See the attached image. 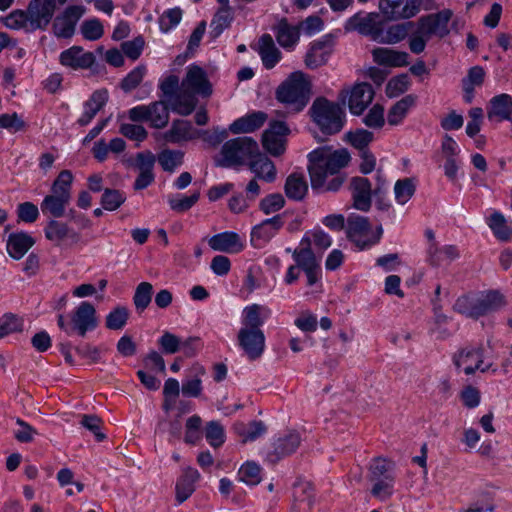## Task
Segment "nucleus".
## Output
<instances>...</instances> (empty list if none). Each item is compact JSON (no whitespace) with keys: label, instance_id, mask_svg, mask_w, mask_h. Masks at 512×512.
Listing matches in <instances>:
<instances>
[{"label":"nucleus","instance_id":"f257e3e1","mask_svg":"<svg viewBox=\"0 0 512 512\" xmlns=\"http://www.w3.org/2000/svg\"><path fill=\"white\" fill-rule=\"evenodd\" d=\"M311 187L320 192H336L346 176L341 170L348 166L351 157L346 149L333 150L320 147L308 154Z\"/></svg>","mask_w":512,"mask_h":512},{"label":"nucleus","instance_id":"f03ea898","mask_svg":"<svg viewBox=\"0 0 512 512\" xmlns=\"http://www.w3.org/2000/svg\"><path fill=\"white\" fill-rule=\"evenodd\" d=\"M453 16L450 9H443L436 13L421 16L416 23L415 31L410 35L408 45L414 54L422 53L427 42L436 36L440 39L446 37L450 33L449 22Z\"/></svg>","mask_w":512,"mask_h":512},{"label":"nucleus","instance_id":"7ed1b4c3","mask_svg":"<svg viewBox=\"0 0 512 512\" xmlns=\"http://www.w3.org/2000/svg\"><path fill=\"white\" fill-rule=\"evenodd\" d=\"M73 175L69 170H62L51 187V193L44 197L40 208L44 215L61 218L71 200Z\"/></svg>","mask_w":512,"mask_h":512},{"label":"nucleus","instance_id":"20e7f679","mask_svg":"<svg viewBox=\"0 0 512 512\" xmlns=\"http://www.w3.org/2000/svg\"><path fill=\"white\" fill-rule=\"evenodd\" d=\"M310 83L304 73L293 72L276 91V98L292 112L298 113L309 101Z\"/></svg>","mask_w":512,"mask_h":512},{"label":"nucleus","instance_id":"39448f33","mask_svg":"<svg viewBox=\"0 0 512 512\" xmlns=\"http://www.w3.org/2000/svg\"><path fill=\"white\" fill-rule=\"evenodd\" d=\"M258 143L252 137H237L226 141L221 148V157L216 166L236 167L246 164L258 152Z\"/></svg>","mask_w":512,"mask_h":512},{"label":"nucleus","instance_id":"423d86ee","mask_svg":"<svg viewBox=\"0 0 512 512\" xmlns=\"http://www.w3.org/2000/svg\"><path fill=\"white\" fill-rule=\"evenodd\" d=\"M311 116L314 122L325 134H336L344 126L345 113L342 107L326 98H317L311 108Z\"/></svg>","mask_w":512,"mask_h":512},{"label":"nucleus","instance_id":"0eeeda50","mask_svg":"<svg viewBox=\"0 0 512 512\" xmlns=\"http://www.w3.org/2000/svg\"><path fill=\"white\" fill-rule=\"evenodd\" d=\"M375 91L371 84L359 82L352 87L343 88L338 95V100L347 102L349 111L353 115H361L374 99Z\"/></svg>","mask_w":512,"mask_h":512},{"label":"nucleus","instance_id":"6e6552de","mask_svg":"<svg viewBox=\"0 0 512 512\" xmlns=\"http://www.w3.org/2000/svg\"><path fill=\"white\" fill-rule=\"evenodd\" d=\"M134 122H148L156 129L164 128L169 122V109L165 101H155L149 105H138L128 111Z\"/></svg>","mask_w":512,"mask_h":512},{"label":"nucleus","instance_id":"1a4fd4ad","mask_svg":"<svg viewBox=\"0 0 512 512\" xmlns=\"http://www.w3.org/2000/svg\"><path fill=\"white\" fill-rule=\"evenodd\" d=\"M382 23L383 21L378 13L358 12L347 19L344 29L346 32L356 31L361 35L370 37L373 41H377Z\"/></svg>","mask_w":512,"mask_h":512},{"label":"nucleus","instance_id":"9d476101","mask_svg":"<svg viewBox=\"0 0 512 512\" xmlns=\"http://www.w3.org/2000/svg\"><path fill=\"white\" fill-rule=\"evenodd\" d=\"M290 129L283 121H271L264 131L262 144L264 149L272 156L278 157L286 150V137Z\"/></svg>","mask_w":512,"mask_h":512},{"label":"nucleus","instance_id":"9b49d317","mask_svg":"<svg viewBox=\"0 0 512 512\" xmlns=\"http://www.w3.org/2000/svg\"><path fill=\"white\" fill-rule=\"evenodd\" d=\"M347 237L360 250H365L377 243V239H370L371 225L368 218L359 215H350L347 219Z\"/></svg>","mask_w":512,"mask_h":512},{"label":"nucleus","instance_id":"f8f14e48","mask_svg":"<svg viewBox=\"0 0 512 512\" xmlns=\"http://www.w3.org/2000/svg\"><path fill=\"white\" fill-rule=\"evenodd\" d=\"M85 12L83 6H68L61 14L56 16L52 23L53 34L57 38L70 39L76 29V24Z\"/></svg>","mask_w":512,"mask_h":512},{"label":"nucleus","instance_id":"ddd939ff","mask_svg":"<svg viewBox=\"0 0 512 512\" xmlns=\"http://www.w3.org/2000/svg\"><path fill=\"white\" fill-rule=\"evenodd\" d=\"M422 0H380L379 9L391 20L409 19L419 11Z\"/></svg>","mask_w":512,"mask_h":512},{"label":"nucleus","instance_id":"4468645a","mask_svg":"<svg viewBox=\"0 0 512 512\" xmlns=\"http://www.w3.org/2000/svg\"><path fill=\"white\" fill-rule=\"evenodd\" d=\"M453 363L457 369H463L466 375H472L476 370L487 372L492 366L491 364L482 366L483 350L474 347L463 348L455 353Z\"/></svg>","mask_w":512,"mask_h":512},{"label":"nucleus","instance_id":"2eb2a0df","mask_svg":"<svg viewBox=\"0 0 512 512\" xmlns=\"http://www.w3.org/2000/svg\"><path fill=\"white\" fill-rule=\"evenodd\" d=\"M181 88L185 92L204 97L212 94V86L205 70L194 64L188 66L186 75L181 82Z\"/></svg>","mask_w":512,"mask_h":512},{"label":"nucleus","instance_id":"dca6fc26","mask_svg":"<svg viewBox=\"0 0 512 512\" xmlns=\"http://www.w3.org/2000/svg\"><path fill=\"white\" fill-rule=\"evenodd\" d=\"M237 341L250 360L260 358L265 350V335L261 329H240Z\"/></svg>","mask_w":512,"mask_h":512},{"label":"nucleus","instance_id":"f3484780","mask_svg":"<svg viewBox=\"0 0 512 512\" xmlns=\"http://www.w3.org/2000/svg\"><path fill=\"white\" fill-rule=\"evenodd\" d=\"M57 8L53 0H31L27 10L34 31L45 30L51 22Z\"/></svg>","mask_w":512,"mask_h":512},{"label":"nucleus","instance_id":"a211bd4d","mask_svg":"<svg viewBox=\"0 0 512 512\" xmlns=\"http://www.w3.org/2000/svg\"><path fill=\"white\" fill-rule=\"evenodd\" d=\"M284 225L283 216L277 214L272 218L263 220L251 230V244L255 248L265 246Z\"/></svg>","mask_w":512,"mask_h":512},{"label":"nucleus","instance_id":"6ab92c4d","mask_svg":"<svg viewBox=\"0 0 512 512\" xmlns=\"http://www.w3.org/2000/svg\"><path fill=\"white\" fill-rule=\"evenodd\" d=\"M71 322L74 330L81 337H84L88 331L94 330L98 324L94 306L88 301L81 302L74 311Z\"/></svg>","mask_w":512,"mask_h":512},{"label":"nucleus","instance_id":"aec40b11","mask_svg":"<svg viewBox=\"0 0 512 512\" xmlns=\"http://www.w3.org/2000/svg\"><path fill=\"white\" fill-rule=\"evenodd\" d=\"M353 207L367 212L371 207L373 190L370 181L365 177H353L350 182Z\"/></svg>","mask_w":512,"mask_h":512},{"label":"nucleus","instance_id":"412c9836","mask_svg":"<svg viewBox=\"0 0 512 512\" xmlns=\"http://www.w3.org/2000/svg\"><path fill=\"white\" fill-rule=\"evenodd\" d=\"M59 61L65 67L78 70L90 68L95 57L91 52H84L81 46H72L60 53Z\"/></svg>","mask_w":512,"mask_h":512},{"label":"nucleus","instance_id":"4be33fe9","mask_svg":"<svg viewBox=\"0 0 512 512\" xmlns=\"http://www.w3.org/2000/svg\"><path fill=\"white\" fill-rule=\"evenodd\" d=\"M487 117L490 121H511L512 96L502 93L492 97L488 103Z\"/></svg>","mask_w":512,"mask_h":512},{"label":"nucleus","instance_id":"5701e85b","mask_svg":"<svg viewBox=\"0 0 512 512\" xmlns=\"http://www.w3.org/2000/svg\"><path fill=\"white\" fill-rule=\"evenodd\" d=\"M208 244L214 251L235 254L241 252L245 245L236 232L226 231L213 235Z\"/></svg>","mask_w":512,"mask_h":512},{"label":"nucleus","instance_id":"b1692460","mask_svg":"<svg viewBox=\"0 0 512 512\" xmlns=\"http://www.w3.org/2000/svg\"><path fill=\"white\" fill-rule=\"evenodd\" d=\"M301 443V437L297 432H289L279 437L273 444V451L268 454L269 461L275 463L280 459L294 453Z\"/></svg>","mask_w":512,"mask_h":512},{"label":"nucleus","instance_id":"393cba45","mask_svg":"<svg viewBox=\"0 0 512 512\" xmlns=\"http://www.w3.org/2000/svg\"><path fill=\"white\" fill-rule=\"evenodd\" d=\"M108 101V91L99 89L94 91L89 99L83 104V113L77 119V124L84 127L87 126L96 114L106 105Z\"/></svg>","mask_w":512,"mask_h":512},{"label":"nucleus","instance_id":"a878e982","mask_svg":"<svg viewBox=\"0 0 512 512\" xmlns=\"http://www.w3.org/2000/svg\"><path fill=\"white\" fill-rule=\"evenodd\" d=\"M249 169L255 174V178L264 180L267 183L275 181L277 169L273 161L259 151L248 162Z\"/></svg>","mask_w":512,"mask_h":512},{"label":"nucleus","instance_id":"bb28decb","mask_svg":"<svg viewBox=\"0 0 512 512\" xmlns=\"http://www.w3.org/2000/svg\"><path fill=\"white\" fill-rule=\"evenodd\" d=\"M373 61L385 67H404L409 64V54L392 48L378 47L372 51Z\"/></svg>","mask_w":512,"mask_h":512},{"label":"nucleus","instance_id":"cd10ccee","mask_svg":"<svg viewBox=\"0 0 512 512\" xmlns=\"http://www.w3.org/2000/svg\"><path fill=\"white\" fill-rule=\"evenodd\" d=\"M44 233L45 237L56 245H60L65 239H69L72 244H76L80 239L79 233L70 229L66 223L55 219L47 223Z\"/></svg>","mask_w":512,"mask_h":512},{"label":"nucleus","instance_id":"c85d7f7f","mask_svg":"<svg viewBox=\"0 0 512 512\" xmlns=\"http://www.w3.org/2000/svg\"><path fill=\"white\" fill-rule=\"evenodd\" d=\"M267 118V114L263 111L252 112L232 122L229 131L234 134L254 132L264 125Z\"/></svg>","mask_w":512,"mask_h":512},{"label":"nucleus","instance_id":"c756f323","mask_svg":"<svg viewBox=\"0 0 512 512\" xmlns=\"http://www.w3.org/2000/svg\"><path fill=\"white\" fill-rule=\"evenodd\" d=\"M293 259L296 266L303 271L320 266L319 260L311 249V237L309 235H304L299 247L293 252Z\"/></svg>","mask_w":512,"mask_h":512},{"label":"nucleus","instance_id":"7c9ffc66","mask_svg":"<svg viewBox=\"0 0 512 512\" xmlns=\"http://www.w3.org/2000/svg\"><path fill=\"white\" fill-rule=\"evenodd\" d=\"M505 305L504 296L495 290L488 291L479 298L474 299L476 319L488 313L494 312Z\"/></svg>","mask_w":512,"mask_h":512},{"label":"nucleus","instance_id":"2f4dec72","mask_svg":"<svg viewBox=\"0 0 512 512\" xmlns=\"http://www.w3.org/2000/svg\"><path fill=\"white\" fill-rule=\"evenodd\" d=\"M258 54L261 57L263 66L272 69L281 60V52L276 47L270 34H263L258 40Z\"/></svg>","mask_w":512,"mask_h":512},{"label":"nucleus","instance_id":"473e14b6","mask_svg":"<svg viewBox=\"0 0 512 512\" xmlns=\"http://www.w3.org/2000/svg\"><path fill=\"white\" fill-rule=\"evenodd\" d=\"M200 479L197 469L187 467L176 482V499L179 503L187 500L195 491V484Z\"/></svg>","mask_w":512,"mask_h":512},{"label":"nucleus","instance_id":"72a5a7b5","mask_svg":"<svg viewBox=\"0 0 512 512\" xmlns=\"http://www.w3.org/2000/svg\"><path fill=\"white\" fill-rule=\"evenodd\" d=\"M274 31L277 42L284 49L292 50L299 41V27L290 25L286 19L280 20Z\"/></svg>","mask_w":512,"mask_h":512},{"label":"nucleus","instance_id":"f704fd0d","mask_svg":"<svg viewBox=\"0 0 512 512\" xmlns=\"http://www.w3.org/2000/svg\"><path fill=\"white\" fill-rule=\"evenodd\" d=\"M198 136V132L192 124L186 120H174L171 128L164 133V140L170 143H179L188 141Z\"/></svg>","mask_w":512,"mask_h":512},{"label":"nucleus","instance_id":"c9c22d12","mask_svg":"<svg viewBox=\"0 0 512 512\" xmlns=\"http://www.w3.org/2000/svg\"><path fill=\"white\" fill-rule=\"evenodd\" d=\"M32 236L25 232L12 233L7 240V252L14 259H21L34 245Z\"/></svg>","mask_w":512,"mask_h":512},{"label":"nucleus","instance_id":"e433bc0d","mask_svg":"<svg viewBox=\"0 0 512 512\" xmlns=\"http://www.w3.org/2000/svg\"><path fill=\"white\" fill-rule=\"evenodd\" d=\"M414 22H405L400 24H394L389 26L386 30L384 29V23H382L379 39L376 42L384 44H396L402 41L409 34L410 29L414 26Z\"/></svg>","mask_w":512,"mask_h":512},{"label":"nucleus","instance_id":"4c0bfd02","mask_svg":"<svg viewBox=\"0 0 512 512\" xmlns=\"http://www.w3.org/2000/svg\"><path fill=\"white\" fill-rule=\"evenodd\" d=\"M331 53L326 41H314L311 43L305 56V64L310 69H316L324 65Z\"/></svg>","mask_w":512,"mask_h":512},{"label":"nucleus","instance_id":"58836bf2","mask_svg":"<svg viewBox=\"0 0 512 512\" xmlns=\"http://www.w3.org/2000/svg\"><path fill=\"white\" fill-rule=\"evenodd\" d=\"M284 191L289 199L302 200L308 192V184L304 175L296 172L290 174L286 179Z\"/></svg>","mask_w":512,"mask_h":512},{"label":"nucleus","instance_id":"ea45409f","mask_svg":"<svg viewBox=\"0 0 512 512\" xmlns=\"http://www.w3.org/2000/svg\"><path fill=\"white\" fill-rule=\"evenodd\" d=\"M220 5L210 23L211 35L214 38L219 37L225 29L229 28L234 19V12L229 3Z\"/></svg>","mask_w":512,"mask_h":512},{"label":"nucleus","instance_id":"a19ab883","mask_svg":"<svg viewBox=\"0 0 512 512\" xmlns=\"http://www.w3.org/2000/svg\"><path fill=\"white\" fill-rule=\"evenodd\" d=\"M457 257H459V251L454 245L439 248L436 243L429 244L428 260L433 266H440L444 261H452Z\"/></svg>","mask_w":512,"mask_h":512},{"label":"nucleus","instance_id":"79ce46f5","mask_svg":"<svg viewBox=\"0 0 512 512\" xmlns=\"http://www.w3.org/2000/svg\"><path fill=\"white\" fill-rule=\"evenodd\" d=\"M416 96L409 94L397 101L388 111L387 121L390 125H398L415 105Z\"/></svg>","mask_w":512,"mask_h":512},{"label":"nucleus","instance_id":"37998d69","mask_svg":"<svg viewBox=\"0 0 512 512\" xmlns=\"http://www.w3.org/2000/svg\"><path fill=\"white\" fill-rule=\"evenodd\" d=\"M195 96L196 94L185 92L181 89V91L170 100L172 111L182 116L190 115L197 105Z\"/></svg>","mask_w":512,"mask_h":512},{"label":"nucleus","instance_id":"c03bdc74","mask_svg":"<svg viewBox=\"0 0 512 512\" xmlns=\"http://www.w3.org/2000/svg\"><path fill=\"white\" fill-rule=\"evenodd\" d=\"M487 225L492 230L496 238L507 241L512 236V227L507 223L504 215L499 211H494L487 219Z\"/></svg>","mask_w":512,"mask_h":512},{"label":"nucleus","instance_id":"a18cd8bd","mask_svg":"<svg viewBox=\"0 0 512 512\" xmlns=\"http://www.w3.org/2000/svg\"><path fill=\"white\" fill-rule=\"evenodd\" d=\"M395 475H388L381 478H370L373 482L371 494L373 497L386 501L394 493Z\"/></svg>","mask_w":512,"mask_h":512},{"label":"nucleus","instance_id":"49530a36","mask_svg":"<svg viewBox=\"0 0 512 512\" xmlns=\"http://www.w3.org/2000/svg\"><path fill=\"white\" fill-rule=\"evenodd\" d=\"M4 25L13 30H25L26 32H33V25L29 18L28 10H14L8 16L3 18Z\"/></svg>","mask_w":512,"mask_h":512},{"label":"nucleus","instance_id":"de8ad7c7","mask_svg":"<svg viewBox=\"0 0 512 512\" xmlns=\"http://www.w3.org/2000/svg\"><path fill=\"white\" fill-rule=\"evenodd\" d=\"M416 181L414 178H403L396 181L394 185V196L398 204H406L415 194Z\"/></svg>","mask_w":512,"mask_h":512},{"label":"nucleus","instance_id":"09e8293b","mask_svg":"<svg viewBox=\"0 0 512 512\" xmlns=\"http://www.w3.org/2000/svg\"><path fill=\"white\" fill-rule=\"evenodd\" d=\"M262 306L252 304L244 308L242 313V327L240 329H261L264 320L261 318Z\"/></svg>","mask_w":512,"mask_h":512},{"label":"nucleus","instance_id":"8fccbe9b","mask_svg":"<svg viewBox=\"0 0 512 512\" xmlns=\"http://www.w3.org/2000/svg\"><path fill=\"white\" fill-rule=\"evenodd\" d=\"M184 153L180 150L164 149L157 157L158 163L164 171L173 172L183 163Z\"/></svg>","mask_w":512,"mask_h":512},{"label":"nucleus","instance_id":"3c124183","mask_svg":"<svg viewBox=\"0 0 512 512\" xmlns=\"http://www.w3.org/2000/svg\"><path fill=\"white\" fill-rule=\"evenodd\" d=\"M238 479L250 486L259 484L262 479L261 467L255 462L247 461L240 467L238 471Z\"/></svg>","mask_w":512,"mask_h":512},{"label":"nucleus","instance_id":"603ef678","mask_svg":"<svg viewBox=\"0 0 512 512\" xmlns=\"http://www.w3.org/2000/svg\"><path fill=\"white\" fill-rule=\"evenodd\" d=\"M153 294V286L149 282H141L136 287L133 303L139 312H143L151 303Z\"/></svg>","mask_w":512,"mask_h":512},{"label":"nucleus","instance_id":"864d4df0","mask_svg":"<svg viewBox=\"0 0 512 512\" xmlns=\"http://www.w3.org/2000/svg\"><path fill=\"white\" fill-rule=\"evenodd\" d=\"M126 200L124 192L106 188L101 197V205L107 211L117 210Z\"/></svg>","mask_w":512,"mask_h":512},{"label":"nucleus","instance_id":"5fc2aeb1","mask_svg":"<svg viewBox=\"0 0 512 512\" xmlns=\"http://www.w3.org/2000/svg\"><path fill=\"white\" fill-rule=\"evenodd\" d=\"M182 19V10L178 7L167 9L159 17V28L163 33L175 28Z\"/></svg>","mask_w":512,"mask_h":512},{"label":"nucleus","instance_id":"6e6d98bb","mask_svg":"<svg viewBox=\"0 0 512 512\" xmlns=\"http://www.w3.org/2000/svg\"><path fill=\"white\" fill-rule=\"evenodd\" d=\"M22 330L23 320L20 317L8 313L0 318V339L15 332H21Z\"/></svg>","mask_w":512,"mask_h":512},{"label":"nucleus","instance_id":"4d7b16f0","mask_svg":"<svg viewBox=\"0 0 512 512\" xmlns=\"http://www.w3.org/2000/svg\"><path fill=\"white\" fill-rule=\"evenodd\" d=\"M128 316L126 307H117L106 316V327L111 330H120L126 325Z\"/></svg>","mask_w":512,"mask_h":512},{"label":"nucleus","instance_id":"13d9d810","mask_svg":"<svg viewBox=\"0 0 512 512\" xmlns=\"http://www.w3.org/2000/svg\"><path fill=\"white\" fill-rule=\"evenodd\" d=\"M374 135L372 132L365 129H357L354 132L348 133V140L350 144L360 151L368 150V145L373 141Z\"/></svg>","mask_w":512,"mask_h":512},{"label":"nucleus","instance_id":"bf43d9fd","mask_svg":"<svg viewBox=\"0 0 512 512\" xmlns=\"http://www.w3.org/2000/svg\"><path fill=\"white\" fill-rule=\"evenodd\" d=\"M205 437L208 443L217 448L224 443L225 432L223 426L216 421H210L205 430Z\"/></svg>","mask_w":512,"mask_h":512},{"label":"nucleus","instance_id":"052dcab7","mask_svg":"<svg viewBox=\"0 0 512 512\" xmlns=\"http://www.w3.org/2000/svg\"><path fill=\"white\" fill-rule=\"evenodd\" d=\"M146 74V67L143 65L135 67L121 81V88L124 92H130L135 89L143 80Z\"/></svg>","mask_w":512,"mask_h":512},{"label":"nucleus","instance_id":"680f3d73","mask_svg":"<svg viewBox=\"0 0 512 512\" xmlns=\"http://www.w3.org/2000/svg\"><path fill=\"white\" fill-rule=\"evenodd\" d=\"M410 86V79L407 74H401L389 80L386 86L388 97H397L406 92Z\"/></svg>","mask_w":512,"mask_h":512},{"label":"nucleus","instance_id":"e2e57ef3","mask_svg":"<svg viewBox=\"0 0 512 512\" xmlns=\"http://www.w3.org/2000/svg\"><path fill=\"white\" fill-rule=\"evenodd\" d=\"M81 33L86 40L96 41L103 36L104 28L100 20L93 18L82 23Z\"/></svg>","mask_w":512,"mask_h":512},{"label":"nucleus","instance_id":"0e129e2a","mask_svg":"<svg viewBox=\"0 0 512 512\" xmlns=\"http://www.w3.org/2000/svg\"><path fill=\"white\" fill-rule=\"evenodd\" d=\"M284 205L285 199L282 194L272 193L260 201L259 208L264 214L269 215L279 211L284 207Z\"/></svg>","mask_w":512,"mask_h":512},{"label":"nucleus","instance_id":"69168bd1","mask_svg":"<svg viewBox=\"0 0 512 512\" xmlns=\"http://www.w3.org/2000/svg\"><path fill=\"white\" fill-rule=\"evenodd\" d=\"M200 193L196 191L190 196L171 197L168 202L172 210L183 213L191 209L199 200Z\"/></svg>","mask_w":512,"mask_h":512},{"label":"nucleus","instance_id":"338daca9","mask_svg":"<svg viewBox=\"0 0 512 512\" xmlns=\"http://www.w3.org/2000/svg\"><path fill=\"white\" fill-rule=\"evenodd\" d=\"M181 344L182 340L169 331H165L158 339V345L164 354H175L179 352Z\"/></svg>","mask_w":512,"mask_h":512},{"label":"nucleus","instance_id":"774afa93","mask_svg":"<svg viewBox=\"0 0 512 512\" xmlns=\"http://www.w3.org/2000/svg\"><path fill=\"white\" fill-rule=\"evenodd\" d=\"M395 475L392 462L384 458H375L370 464V478H381Z\"/></svg>","mask_w":512,"mask_h":512}]
</instances>
